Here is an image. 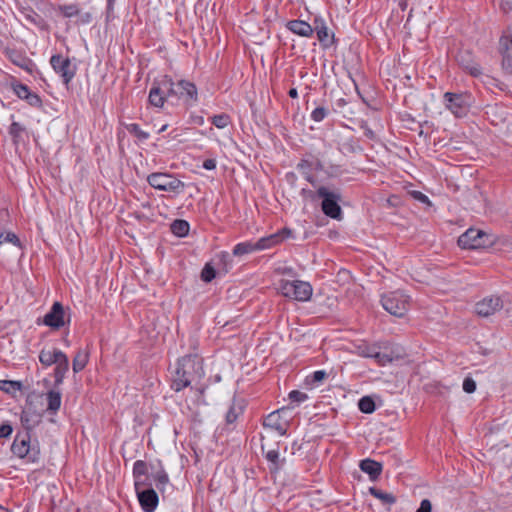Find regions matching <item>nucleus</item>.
Masks as SVG:
<instances>
[{
	"label": "nucleus",
	"mask_w": 512,
	"mask_h": 512,
	"mask_svg": "<svg viewBox=\"0 0 512 512\" xmlns=\"http://www.w3.org/2000/svg\"><path fill=\"white\" fill-rule=\"evenodd\" d=\"M195 375L199 378L203 375L201 359L197 355L183 356L176 364L171 388L176 392L183 390L191 384Z\"/></svg>",
	"instance_id": "f257e3e1"
},
{
	"label": "nucleus",
	"mask_w": 512,
	"mask_h": 512,
	"mask_svg": "<svg viewBox=\"0 0 512 512\" xmlns=\"http://www.w3.org/2000/svg\"><path fill=\"white\" fill-rule=\"evenodd\" d=\"M301 194L307 195L312 200L316 198L322 199L321 209L326 216L336 220L342 218V209L339 204L341 201V193L339 190H330L326 186H319L315 193L307 189H302Z\"/></svg>",
	"instance_id": "f03ea898"
},
{
	"label": "nucleus",
	"mask_w": 512,
	"mask_h": 512,
	"mask_svg": "<svg viewBox=\"0 0 512 512\" xmlns=\"http://www.w3.org/2000/svg\"><path fill=\"white\" fill-rule=\"evenodd\" d=\"M163 89L169 99H184L186 101L197 99V88L194 83L180 80L174 82L171 77H163Z\"/></svg>",
	"instance_id": "7ed1b4c3"
},
{
	"label": "nucleus",
	"mask_w": 512,
	"mask_h": 512,
	"mask_svg": "<svg viewBox=\"0 0 512 512\" xmlns=\"http://www.w3.org/2000/svg\"><path fill=\"white\" fill-rule=\"evenodd\" d=\"M494 236L482 230L469 228L458 238V245L463 249L486 248L494 244Z\"/></svg>",
	"instance_id": "20e7f679"
},
{
	"label": "nucleus",
	"mask_w": 512,
	"mask_h": 512,
	"mask_svg": "<svg viewBox=\"0 0 512 512\" xmlns=\"http://www.w3.org/2000/svg\"><path fill=\"white\" fill-rule=\"evenodd\" d=\"M445 107L458 118L465 117L473 103V97L469 93H452L444 94Z\"/></svg>",
	"instance_id": "39448f33"
},
{
	"label": "nucleus",
	"mask_w": 512,
	"mask_h": 512,
	"mask_svg": "<svg viewBox=\"0 0 512 512\" xmlns=\"http://www.w3.org/2000/svg\"><path fill=\"white\" fill-rule=\"evenodd\" d=\"M147 182L153 188L173 193H181L185 188V183L171 174L155 172L147 177Z\"/></svg>",
	"instance_id": "423d86ee"
},
{
	"label": "nucleus",
	"mask_w": 512,
	"mask_h": 512,
	"mask_svg": "<svg viewBox=\"0 0 512 512\" xmlns=\"http://www.w3.org/2000/svg\"><path fill=\"white\" fill-rule=\"evenodd\" d=\"M280 291L283 296L297 301H308L312 296V286L300 280H282Z\"/></svg>",
	"instance_id": "0eeeda50"
},
{
	"label": "nucleus",
	"mask_w": 512,
	"mask_h": 512,
	"mask_svg": "<svg viewBox=\"0 0 512 512\" xmlns=\"http://www.w3.org/2000/svg\"><path fill=\"white\" fill-rule=\"evenodd\" d=\"M383 308L393 316L402 317L408 310V296L401 291H393L381 298Z\"/></svg>",
	"instance_id": "6e6552de"
},
{
	"label": "nucleus",
	"mask_w": 512,
	"mask_h": 512,
	"mask_svg": "<svg viewBox=\"0 0 512 512\" xmlns=\"http://www.w3.org/2000/svg\"><path fill=\"white\" fill-rule=\"evenodd\" d=\"M292 408L293 407L287 406L271 412L269 415L265 417L263 421L264 428L274 431L278 433L280 436L286 435L290 425V420L284 417V414L287 412V410Z\"/></svg>",
	"instance_id": "1a4fd4ad"
},
{
	"label": "nucleus",
	"mask_w": 512,
	"mask_h": 512,
	"mask_svg": "<svg viewBox=\"0 0 512 512\" xmlns=\"http://www.w3.org/2000/svg\"><path fill=\"white\" fill-rule=\"evenodd\" d=\"M30 440V433H28L27 431L19 432L16 435L11 446V451L13 452V454L18 456L19 458H24L31 454L30 458L34 460L39 451L35 450L34 447H31Z\"/></svg>",
	"instance_id": "9d476101"
},
{
	"label": "nucleus",
	"mask_w": 512,
	"mask_h": 512,
	"mask_svg": "<svg viewBox=\"0 0 512 512\" xmlns=\"http://www.w3.org/2000/svg\"><path fill=\"white\" fill-rule=\"evenodd\" d=\"M50 64L53 70L59 74L65 85H68L76 74V66L71 63L69 58H64L60 54H55L50 58Z\"/></svg>",
	"instance_id": "9b49d317"
},
{
	"label": "nucleus",
	"mask_w": 512,
	"mask_h": 512,
	"mask_svg": "<svg viewBox=\"0 0 512 512\" xmlns=\"http://www.w3.org/2000/svg\"><path fill=\"white\" fill-rule=\"evenodd\" d=\"M499 51L502 55V68L507 74H512V26L504 31L499 41Z\"/></svg>",
	"instance_id": "f8f14e48"
},
{
	"label": "nucleus",
	"mask_w": 512,
	"mask_h": 512,
	"mask_svg": "<svg viewBox=\"0 0 512 512\" xmlns=\"http://www.w3.org/2000/svg\"><path fill=\"white\" fill-rule=\"evenodd\" d=\"M66 317L69 320L70 315H66L65 309L60 302H54L50 311L44 316L43 323L52 329H60L66 324Z\"/></svg>",
	"instance_id": "ddd939ff"
},
{
	"label": "nucleus",
	"mask_w": 512,
	"mask_h": 512,
	"mask_svg": "<svg viewBox=\"0 0 512 512\" xmlns=\"http://www.w3.org/2000/svg\"><path fill=\"white\" fill-rule=\"evenodd\" d=\"M503 308V301L499 296H488L477 302L475 312L482 317H489Z\"/></svg>",
	"instance_id": "4468645a"
},
{
	"label": "nucleus",
	"mask_w": 512,
	"mask_h": 512,
	"mask_svg": "<svg viewBox=\"0 0 512 512\" xmlns=\"http://www.w3.org/2000/svg\"><path fill=\"white\" fill-rule=\"evenodd\" d=\"M144 512H154L158 506V494L153 488H145L136 493Z\"/></svg>",
	"instance_id": "2eb2a0df"
},
{
	"label": "nucleus",
	"mask_w": 512,
	"mask_h": 512,
	"mask_svg": "<svg viewBox=\"0 0 512 512\" xmlns=\"http://www.w3.org/2000/svg\"><path fill=\"white\" fill-rule=\"evenodd\" d=\"M292 236V231L288 228H283L281 231L271 234L266 237H262L259 240L256 241V248L258 250H265L269 249L280 242H282L284 239L289 238Z\"/></svg>",
	"instance_id": "dca6fc26"
},
{
	"label": "nucleus",
	"mask_w": 512,
	"mask_h": 512,
	"mask_svg": "<svg viewBox=\"0 0 512 512\" xmlns=\"http://www.w3.org/2000/svg\"><path fill=\"white\" fill-rule=\"evenodd\" d=\"M149 103L157 108L163 107L166 100H168V97L166 95V91L163 89V78L158 81L154 82L148 96Z\"/></svg>",
	"instance_id": "f3484780"
},
{
	"label": "nucleus",
	"mask_w": 512,
	"mask_h": 512,
	"mask_svg": "<svg viewBox=\"0 0 512 512\" xmlns=\"http://www.w3.org/2000/svg\"><path fill=\"white\" fill-rule=\"evenodd\" d=\"M286 27L292 33L301 37H311L314 33L313 26L303 20H290L287 22Z\"/></svg>",
	"instance_id": "a211bd4d"
},
{
	"label": "nucleus",
	"mask_w": 512,
	"mask_h": 512,
	"mask_svg": "<svg viewBox=\"0 0 512 512\" xmlns=\"http://www.w3.org/2000/svg\"><path fill=\"white\" fill-rule=\"evenodd\" d=\"M359 467L371 480H376L382 472V464L369 458L361 460Z\"/></svg>",
	"instance_id": "6ab92c4d"
},
{
	"label": "nucleus",
	"mask_w": 512,
	"mask_h": 512,
	"mask_svg": "<svg viewBox=\"0 0 512 512\" xmlns=\"http://www.w3.org/2000/svg\"><path fill=\"white\" fill-rule=\"evenodd\" d=\"M64 353L56 348L53 349H42L39 354V361L44 366H51L56 364Z\"/></svg>",
	"instance_id": "aec40b11"
},
{
	"label": "nucleus",
	"mask_w": 512,
	"mask_h": 512,
	"mask_svg": "<svg viewBox=\"0 0 512 512\" xmlns=\"http://www.w3.org/2000/svg\"><path fill=\"white\" fill-rule=\"evenodd\" d=\"M313 29L316 32L320 43H322L324 46H328L331 43L328 28L322 18L316 17L314 19Z\"/></svg>",
	"instance_id": "412c9836"
},
{
	"label": "nucleus",
	"mask_w": 512,
	"mask_h": 512,
	"mask_svg": "<svg viewBox=\"0 0 512 512\" xmlns=\"http://www.w3.org/2000/svg\"><path fill=\"white\" fill-rule=\"evenodd\" d=\"M69 370V360L68 357L64 354L60 360L56 363V367L54 370V378H55V385L62 384L66 373Z\"/></svg>",
	"instance_id": "4be33fe9"
},
{
	"label": "nucleus",
	"mask_w": 512,
	"mask_h": 512,
	"mask_svg": "<svg viewBox=\"0 0 512 512\" xmlns=\"http://www.w3.org/2000/svg\"><path fill=\"white\" fill-rule=\"evenodd\" d=\"M88 360H89L88 351L79 349L73 358V362H72L73 372L79 373L80 371H82L85 368V366L87 365Z\"/></svg>",
	"instance_id": "5701e85b"
},
{
	"label": "nucleus",
	"mask_w": 512,
	"mask_h": 512,
	"mask_svg": "<svg viewBox=\"0 0 512 512\" xmlns=\"http://www.w3.org/2000/svg\"><path fill=\"white\" fill-rule=\"evenodd\" d=\"M401 355L399 353H395L391 351L390 353H384L376 350V353L373 354V359L380 365L385 366L389 363H392L394 360L400 359Z\"/></svg>",
	"instance_id": "b1692460"
},
{
	"label": "nucleus",
	"mask_w": 512,
	"mask_h": 512,
	"mask_svg": "<svg viewBox=\"0 0 512 512\" xmlns=\"http://www.w3.org/2000/svg\"><path fill=\"white\" fill-rule=\"evenodd\" d=\"M254 251H259L258 248H256V242H241L234 246L233 248V255L234 256H243L249 253H252Z\"/></svg>",
	"instance_id": "393cba45"
},
{
	"label": "nucleus",
	"mask_w": 512,
	"mask_h": 512,
	"mask_svg": "<svg viewBox=\"0 0 512 512\" xmlns=\"http://www.w3.org/2000/svg\"><path fill=\"white\" fill-rule=\"evenodd\" d=\"M369 492L385 505H392L396 502V497L392 493L384 492L376 487H370Z\"/></svg>",
	"instance_id": "a878e982"
},
{
	"label": "nucleus",
	"mask_w": 512,
	"mask_h": 512,
	"mask_svg": "<svg viewBox=\"0 0 512 512\" xmlns=\"http://www.w3.org/2000/svg\"><path fill=\"white\" fill-rule=\"evenodd\" d=\"M243 412V405L240 401L233 400L231 406L226 413V422L228 424L234 423L239 415Z\"/></svg>",
	"instance_id": "bb28decb"
},
{
	"label": "nucleus",
	"mask_w": 512,
	"mask_h": 512,
	"mask_svg": "<svg viewBox=\"0 0 512 512\" xmlns=\"http://www.w3.org/2000/svg\"><path fill=\"white\" fill-rule=\"evenodd\" d=\"M297 169L309 183H311L313 186H315L316 181H315L314 176L311 173V170H312L311 162H309L308 160L302 159L297 164Z\"/></svg>",
	"instance_id": "cd10ccee"
},
{
	"label": "nucleus",
	"mask_w": 512,
	"mask_h": 512,
	"mask_svg": "<svg viewBox=\"0 0 512 512\" xmlns=\"http://www.w3.org/2000/svg\"><path fill=\"white\" fill-rule=\"evenodd\" d=\"M61 406V394L58 391L51 390L47 393V410L55 413Z\"/></svg>",
	"instance_id": "c85d7f7f"
},
{
	"label": "nucleus",
	"mask_w": 512,
	"mask_h": 512,
	"mask_svg": "<svg viewBox=\"0 0 512 512\" xmlns=\"http://www.w3.org/2000/svg\"><path fill=\"white\" fill-rule=\"evenodd\" d=\"M171 231L178 237H184L189 232V223L182 219L174 220L171 224Z\"/></svg>",
	"instance_id": "c756f323"
},
{
	"label": "nucleus",
	"mask_w": 512,
	"mask_h": 512,
	"mask_svg": "<svg viewBox=\"0 0 512 512\" xmlns=\"http://www.w3.org/2000/svg\"><path fill=\"white\" fill-rule=\"evenodd\" d=\"M26 131V128L19 122H12L9 127V135L12 138L14 144H19L22 134Z\"/></svg>",
	"instance_id": "7c9ffc66"
},
{
	"label": "nucleus",
	"mask_w": 512,
	"mask_h": 512,
	"mask_svg": "<svg viewBox=\"0 0 512 512\" xmlns=\"http://www.w3.org/2000/svg\"><path fill=\"white\" fill-rule=\"evenodd\" d=\"M358 408L363 413L371 414L375 411L376 406L374 400L370 396H364L359 400Z\"/></svg>",
	"instance_id": "2f4dec72"
},
{
	"label": "nucleus",
	"mask_w": 512,
	"mask_h": 512,
	"mask_svg": "<svg viewBox=\"0 0 512 512\" xmlns=\"http://www.w3.org/2000/svg\"><path fill=\"white\" fill-rule=\"evenodd\" d=\"M266 459L271 463L270 470L277 471L281 466L279 452L276 449L269 450L266 453Z\"/></svg>",
	"instance_id": "473e14b6"
},
{
	"label": "nucleus",
	"mask_w": 512,
	"mask_h": 512,
	"mask_svg": "<svg viewBox=\"0 0 512 512\" xmlns=\"http://www.w3.org/2000/svg\"><path fill=\"white\" fill-rule=\"evenodd\" d=\"M148 475L147 463L143 460H137L133 465V478H142Z\"/></svg>",
	"instance_id": "72a5a7b5"
},
{
	"label": "nucleus",
	"mask_w": 512,
	"mask_h": 512,
	"mask_svg": "<svg viewBox=\"0 0 512 512\" xmlns=\"http://www.w3.org/2000/svg\"><path fill=\"white\" fill-rule=\"evenodd\" d=\"M211 122L217 128L223 129V128H226L230 124L231 120H230V116L228 114L221 113L218 115H214L211 118Z\"/></svg>",
	"instance_id": "f704fd0d"
},
{
	"label": "nucleus",
	"mask_w": 512,
	"mask_h": 512,
	"mask_svg": "<svg viewBox=\"0 0 512 512\" xmlns=\"http://www.w3.org/2000/svg\"><path fill=\"white\" fill-rule=\"evenodd\" d=\"M153 478H154V480L156 482V487L160 491H164L165 486L169 484L168 474L163 469H161L160 471L156 472L154 474Z\"/></svg>",
	"instance_id": "c9c22d12"
},
{
	"label": "nucleus",
	"mask_w": 512,
	"mask_h": 512,
	"mask_svg": "<svg viewBox=\"0 0 512 512\" xmlns=\"http://www.w3.org/2000/svg\"><path fill=\"white\" fill-rule=\"evenodd\" d=\"M0 389L5 391L6 393H13L17 390L21 389V383L17 381L11 380H1L0 381Z\"/></svg>",
	"instance_id": "e433bc0d"
},
{
	"label": "nucleus",
	"mask_w": 512,
	"mask_h": 512,
	"mask_svg": "<svg viewBox=\"0 0 512 512\" xmlns=\"http://www.w3.org/2000/svg\"><path fill=\"white\" fill-rule=\"evenodd\" d=\"M126 128L131 134H134L140 140H146L149 138V133L143 131L136 123L129 124Z\"/></svg>",
	"instance_id": "4c0bfd02"
},
{
	"label": "nucleus",
	"mask_w": 512,
	"mask_h": 512,
	"mask_svg": "<svg viewBox=\"0 0 512 512\" xmlns=\"http://www.w3.org/2000/svg\"><path fill=\"white\" fill-rule=\"evenodd\" d=\"M216 276V272L213 266L210 264H206L201 271V279L202 281L208 283L211 282Z\"/></svg>",
	"instance_id": "58836bf2"
},
{
	"label": "nucleus",
	"mask_w": 512,
	"mask_h": 512,
	"mask_svg": "<svg viewBox=\"0 0 512 512\" xmlns=\"http://www.w3.org/2000/svg\"><path fill=\"white\" fill-rule=\"evenodd\" d=\"M329 114V110L323 106L315 108L311 112V119L315 122H321Z\"/></svg>",
	"instance_id": "ea45409f"
},
{
	"label": "nucleus",
	"mask_w": 512,
	"mask_h": 512,
	"mask_svg": "<svg viewBox=\"0 0 512 512\" xmlns=\"http://www.w3.org/2000/svg\"><path fill=\"white\" fill-rule=\"evenodd\" d=\"M134 487L136 493L140 492V490H143L145 488H151V481L149 475H145L140 479L134 478Z\"/></svg>",
	"instance_id": "a19ab883"
},
{
	"label": "nucleus",
	"mask_w": 512,
	"mask_h": 512,
	"mask_svg": "<svg viewBox=\"0 0 512 512\" xmlns=\"http://www.w3.org/2000/svg\"><path fill=\"white\" fill-rule=\"evenodd\" d=\"M12 89L14 91V93L20 98V99H26V97L29 95L30 93V89L27 85L25 84H21V83H16V84H13L12 85Z\"/></svg>",
	"instance_id": "79ce46f5"
},
{
	"label": "nucleus",
	"mask_w": 512,
	"mask_h": 512,
	"mask_svg": "<svg viewBox=\"0 0 512 512\" xmlns=\"http://www.w3.org/2000/svg\"><path fill=\"white\" fill-rule=\"evenodd\" d=\"M5 242H9L16 246H20L19 238L17 237L16 234H14L12 232L2 233L0 235V244L5 243Z\"/></svg>",
	"instance_id": "37998d69"
},
{
	"label": "nucleus",
	"mask_w": 512,
	"mask_h": 512,
	"mask_svg": "<svg viewBox=\"0 0 512 512\" xmlns=\"http://www.w3.org/2000/svg\"><path fill=\"white\" fill-rule=\"evenodd\" d=\"M344 148L350 153H360L363 148L359 145L358 141L350 139L344 143Z\"/></svg>",
	"instance_id": "c03bdc74"
},
{
	"label": "nucleus",
	"mask_w": 512,
	"mask_h": 512,
	"mask_svg": "<svg viewBox=\"0 0 512 512\" xmlns=\"http://www.w3.org/2000/svg\"><path fill=\"white\" fill-rule=\"evenodd\" d=\"M377 348L374 346L361 345L358 347L359 355L365 358H373V354L376 353Z\"/></svg>",
	"instance_id": "a18cd8bd"
},
{
	"label": "nucleus",
	"mask_w": 512,
	"mask_h": 512,
	"mask_svg": "<svg viewBox=\"0 0 512 512\" xmlns=\"http://www.w3.org/2000/svg\"><path fill=\"white\" fill-rule=\"evenodd\" d=\"M37 422H39V420L31 421V419L29 418V415L26 412H23V414L21 416V423L24 427V431H27L28 433H30V431L34 427V424Z\"/></svg>",
	"instance_id": "49530a36"
},
{
	"label": "nucleus",
	"mask_w": 512,
	"mask_h": 512,
	"mask_svg": "<svg viewBox=\"0 0 512 512\" xmlns=\"http://www.w3.org/2000/svg\"><path fill=\"white\" fill-rule=\"evenodd\" d=\"M307 398V394L298 390H293L289 393V399L291 400V402L301 403L305 401Z\"/></svg>",
	"instance_id": "de8ad7c7"
},
{
	"label": "nucleus",
	"mask_w": 512,
	"mask_h": 512,
	"mask_svg": "<svg viewBox=\"0 0 512 512\" xmlns=\"http://www.w3.org/2000/svg\"><path fill=\"white\" fill-rule=\"evenodd\" d=\"M463 390L469 394L475 392L476 382L471 377H466L463 381Z\"/></svg>",
	"instance_id": "09e8293b"
},
{
	"label": "nucleus",
	"mask_w": 512,
	"mask_h": 512,
	"mask_svg": "<svg viewBox=\"0 0 512 512\" xmlns=\"http://www.w3.org/2000/svg\"><path fill=\"white\" fill-rule=\"evenodd\" d=\"M29 105L33 107H40L42 104V100L36 93L30 91L29 95L25 99Z\"/></svg>",
	"instance_id": "8fccbe9b"
},
{
	"label": "nucleus",
	"mask_w": 512,
	"mask_h": 512,
	"mask_svg": "<svg viewBox=\"0 0 512 512\" xmlns=\"http://www.w3.org/2000/svg\"><path fill=\"white\" fill-rule=\"evenodd\" d=\"M61 10L65 17H73L79 13V9L76 5H66L62 7Z\"/></svg>",
	"instance_id": "3c124183"
},
{
	"label": "nucleus",
	"mask_w": 512,
	"mask_h": 512,
	"mask_svg": "<svg viewBox=\"0 0 512 512\" xmlns=\"http://www.w3.org/2000/svg\"><path fill=\"white\" fill-rule=\"evenodd\" d=\"M465 68L473 76H479L480 74H482L481 67L476 63L467 64L465 65Z\"/></svg>",
	"instance_id": "603ef678"
},
{
	"label": "nucleus",
	"mask_w": 512,
	"mask_h": 512,
	"mask_svg": "<svg viewBox=\"0 0 512 512\" xmlns=\"http://www.w3.org/2000/svg\"><path fill=\"white\" fill-rule=\"evenodd\" d=\"M411 195H412V197H413L415 200H417V201H419V202H421V203H424V204H430V200H429V198H428L425 194H423L422 192H420V191H412V192H411Z\"/></svg>",
	"instance_id": "864d4df0"
},
{
	"label": "nucleus",
	"mask_w": 512,
	"mask_h": 512,
	"mask_svg": "<svg viewBox=\"0 0 512 512\" xmlns=\"http://www.w3.org/2000/svg\"><path fill=\"white\" fill-rule=\"evenodd\" d=\"M13 429L10 424H2L0 425V438H6L11 435Z\"/></svg>",
	"instance_id": "5fc2aeb1"
},
{
	"label": "nucleus",
	"mask_w": 512,
	"mask_h": 512,
	"mask_svg": "<svg viewBox=\"0 0 512 512\" xmlns=\"http://www.w3.org/2000/svg\"><path fill=\"white\" fill-rule=\"evenodd\" d=\"M327 377V373L324 370L315 371L311 378L313 383L321 382Z\"/></svg>",
	"instance_id": "6e6d98bb"
},
{
	"label": "nucleus",
	"mask_w": 512,
	"mask_h": 512,
	"mask_svg": "<svg viewBox=\"0 0 512 512\" xmlns=\"http://www.w3.org/2000/svg\"><path fill=\"white\" fill-rule=\"evenodd\" d=\"M432 504L428 499H423L420 503V507L416 510V512H431Z\"/></svg>",
	"instance_id": "4d7b16f0"
},
{
	"label": "nucleus",
	"mask_w": 512,
	"mask_h": 512,
	"mask_svg": "<svg viewBox=\"0 0 512 512\" xmlns=\"http://www.w3.org/2000/svg\"><path fill=\"white\" fill-rule=\"evenodd\" d=\"M361 128L363 129V133H364V135H365L368 139H371V140L375 139L376 135H375L374 131H373L371 128H369V127L367 126V124H362V125H361Z\"/></svg>",
	"instance_id": "13d9d810"
},
{
	"label": "nucleus",
	"mask_w": 512,
	"mask_h": 512,
	"mask_svg": "<svg viewBox=\"0 0 512 512\" xmlns=\"http://www.w3.org/2000/svg\"><path fill=\"white\" fill-rule=\"evenodd\" d=\"M203 168L206 170H214L216 168V160L215 159H206L203 162Z\"/></svg>",
	"instance_id": "bf43d9fd"
},
{
	"label": "nucleus",
	"mask_w": 512,
	"mask_h": 512,
	"mask_svg": "<svg viewBox=\"0 0 512 512\" xmlns=\"http://www.w3.org/2000/svg\"><path fill=\"white\" fill-rule=\"evenodd\" d=\"M500 6L504 12L512 11V0H500Z\"/></svg>",
	"instance_id": "052dcab7"
},
{
	"label": "nucleus",
	"mask_w": 512,
	"mask_h": 512,
	"mask_svg": "<svg viewBox=\"0 0 512 512\" xmlns=\"http://www.w3.org/2000/svg\"><path fill=\"white\" fill-rule=\"evenodd\" d=\"M29 64H30V61L28 59L19 55V63H17V65H19V67L28 69Z\"/></svg>",
	"instance_id": "680f3d73"
},
{
	"label": "nucleus",
	"mask_w": 512,
	"mask_h": 512,
	"mask_svg": "<svg viewBox=\"0 0 512 512\" xmlns=\"http://www.w3.org/2000/svg\"><path fill=\"white\" fill-rule=\"evenodd\" d=\"M289 96L291 98H297L298 97V92H297V89L296 88H291L288 92Z\"/></svg>",
	"instance_id": "e2e57ef3"
},
{
	"label": "nucleus",
	"mask_w": 512,
	"mask_h": 512,
	"mask_svg": "<svg viewBox=\"0 0 512 512\" xmlns=\"http://www.w3.org/2000/svg\"><path fill=\"white\" fill-rule=\"evenodd\" d=\"M115 0H107V8L108 10H112L114 6Z\"/></svg>",
	"instance_id": "0e129e2a"
},
{
	"label": "nucleus",
	"mask_w": 512,
	"mask_h": 512,
	"mask_svg": "<svg viewBox=\"0 0 512 512\" xmlns=\"http://www.w3.org/2000/svg\"><path fill=\"white\" fill-rule=\"evenodd\" d=\"M395 199H397V198H396L395 196H392V197H390V198L388 199V202H389L390 204H392V205H393V204H394V200H395Z\"/></svg>",
	"instance_id": "69168bd1"
},
{
	"label": "nucleus",
	"mask_w": 512,
	"mask_h": 512,
	"mask_svg": "<svg viewBox=\"0 0 512 512\" xmlns=\"http://www.w3.org/2000/svg\"><path fill=\"white\" fill-rule=\"evenodd\" d=\"M0 512H7V510L0 506Z\"/></svg>",
	"instance_id": "338daca9"
},
{
	"label": "nucleus",
	"mask_w": 512,
	"mask_h": 512,
	"mask_svg": "<svg viewBox=\"0 0 512 512\" xmlns=\"http://www.w3.org/2000/svg\"><path fill=\"white\" fill-rule=\"evenodd\" d=\"M166 129V125H164L161 129H160V132L161 131H164Z\"/></svg>",
	"instance_id": "774afa93"
}]
</instances>
